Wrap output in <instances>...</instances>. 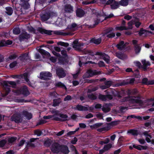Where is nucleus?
Masks as SVG:
<instances>
[{"mask_svg": "<svg viewBox=\"0 0 154 154\" xmlns=\"http://www.w3.org/2000/svg\"><path fill=\"white\" fill-rule=\"evenodd\" d=\"M128 96L125 97L122 99V102L128 101L129 103L132 104H138L140 105L143 104V101L141 100V97L140 95L133 97L135 98H131L130 95H135L138 93V91L136 88L132 90H128L127 92Z\"/></svg>", "mask_w": 154, "mask_h": 154, "instance_id": "obj_1", "label": "nucleus"}, {"mask_svg": "<svg viewBox=\"0 0 154 154\" xmlns=\"http://www.w3.org/2000/svg\"><path fill=\"white\" fill-rule=\"evenodd\" d=\"M94 55L99 56V58L103 59L107 64L109 63L110 57L108 55L105 53L100 51H97L95 54L93 53L92 54V55L93 56Z\"/></svg>", "mask_w": 154, "mask_h": 154, "instance_id": "obj_2", "label": "nucleus"}, {"mask_svg": "<svg viewBox=\"0 0 154 154\" xmlns=\"http://www.w3.org/2000/svg\"><path fill=\"white\" fill-rule=\"evenodd\" d=\"M101 73L100 71H97L96 70L89 69L84 74L83 78L85 79L86 78L92 77L94 75H99Z\"/></svg>", "mask_w": 154, "mask_h": 154, "instance_id": "obj_3", "label": "nucleus"}, {"mask_svg": "<svg viewBox=\"0 0 154 154\" xmlns=\"http://www.w3.org/2000/svg\"><path fill=\"white\" fill-rule=\"evenodd\" d=\"M85 43L83 42H79L77 39L74 40L72 43V47L75 50L80 51L83 48L82 47Z\"/></svg>", "mask_w": 154, "mask_h": 154, "instance_id": "obj_4", "label": "nucleus"}, {"mask_svg": "<svg viewBox=\"0 0 154 154\" xmlns=\"http://www.w3.org/2000/svg\"><path fill=\"white\" fill-rule=\"evenodd\" d=\"M52 74L50 72H42L40 73V79L42 80H48L50 79L49 77H51Z\"/></svg>", "mask_w": 154, "mask_h": 154, "instance_id": "obj_5", "label": "nucleus"}, {"mask_svg": "<svg viewBox=\"0 0 154 154\" xmlns=\"http://www.w3.org/2000/svg\"><path fill=\"white\" fill-rule=\"evenodd\" d=\"M51 16V13L48 11H43L40 15L42 21H45L49 19Z\"/></svg>", "mask_w": 154, "mask_h": 154, "instance_id": "obj_6", "label": "nucleus"}, {"mask_svg": "<svg viewBox=\"0 0 154 154\" xmlns=\"http://www.w3.org/2000/svg\"><path fill=\"white\" fill-rule=\"evenodd\" d=\"M61 145L57 143H53L51 146V150L54 153H58L60 152V148Z\"/></svg>", "mask_w": 154, "mask_h": 154, "instance_id": "obj_7", "label": "nucleus"}, {"mask_svg": "<svg viewBox=\"0 0 154 154\" xmlns=\"http://www.w3.org/2000/svg\"><path fill=\"white\" fill-rule=\"evenodd\" d=\"M56 74L59 78H63L65 77L66 74L63 68L60 67L57 68L56 70Z\"/></svg>", "mask_w": 154, "mask_h": 154, "instance_id": "obj_8", "label": "nucleus"}, {"mask_svg": "<svg viewBox=\"0 0 154 154\" xmlns=\"http://www.w3.org/2000/svg\"><path fill=\"white\" fill-rule=\"evenodd\" d=\"M37 30L42 34H46L48 35H51L53 32V31L46 30L41 27H38Z\"/></svg>", "mask_w": 154, "mask_h": 154, "instance_id": "obj_9", "label": "nucleus"}, {"mask_svg": "<svg viewBox=\"0 0 154 154\" xmlns=\"http://www.w3.org/2000/svg\"><path fill=\"white\" fill-rule=\"evenodd\" d=\"M135 79L134 78L130 79L129 82H126L125 80H123L121 83H116L115 85L116 87H119L120 86L126 85L129 84H133L134 82Z\"/></svg>", "mask_w": 154, "mask_h": 154, "instance_id": "obj_10", "label": "nucleus"}, {"mask_svg": "<svg viewBox=\"0 0 154 154\" xmlns=\"http://www.w3.org/2000/svg\"><path fill=\"white\" fill-rule=\"evenodd\" d=\"M1 85L3 86L10 87L8 84L10 85L13 88H15L17 86L16 83L14 81H4L1 82Z\"/></svg>", "mask_w": 154, "mask_h": 154, "instance_id": "obj_11", "label": "nucleus"}, {"mask_svg": "<svg viewBox=\"0 0 154 154\" xmlns=\"http://www.w3.org/2000/svg\"><path fill=\"white\" fill-rule=\"evenodd\" d=\"M20 93L25 96H27L30 94V92L27 87L26 85L23 86L20 90Z\"/></svg>", "mask_w": 154, "mask_h": 154, "instance_id": "obj_12", "label": "nucleus"}, {"mask_svg": "<svg viewBox=\"0 0 154 154\" xmlns=\"http://www.w3.org/2000/svg\"><path fill=\"white\" fill-rule=\"evenodd\" d=\"M64 10L66 13L71 14L73 11V8L71 5L66 4L64 6Z\"/></svg>", "mask_w": 154, "mask_h": 154, "instance_id": "obj_13", "label": "nucleus"}, {"mask_svg": "<svg viewBox=\"0 0 154 154\" xmlns=\"http://www.w3.org/2000/svg\"><path fill=\"white\" fill-rule=\"evenodd\" d=\"M127 44V42L125 43L124 41H121L116 46L119 50L122 51L125 48Z\"/></svg>", "mask_w": 154, "mask_h": 154, "instance_id": "obj_14", "label": "nucleus"}, {"mask_svg": "<svg viewBox=\"0 0 154 154\" xmlns=\"http://www.w3.org/2000/svg\"><path fill=\"white\" fill-rule=\"evenodd\" d=\"M30 38V35L26 32H22L19 36V40L20 41H23L24 39H28Z\"/></svg>", "mask_w": 154, "mask_h": 154, "instance_id": "obj_15", "label": "nucleus"}, {"mask_svg": "<svg viewBox=\"0 0 154 154\" xmlns=\"http://www.w3.org/2000/svg\"><path fill=\"white\" fill-rule=\"evenodd\" d=\"M141 83L143 85H154V80H148L147 78H143L142 80Z\"/></svg>", "mask_w": 154, "mask_h": 154, "instance_id": "obj_16", "label": "nucleus"}, {"mask_svg": "<svg viewBox=\"0 0 154 154\" xmlns=\"http://www.w3.org/2000/svg\"><path fill=\"white\" fill-rule=\"evenodd\" d=\"M13 120L16 123L21 122L22 121V119L20 114L14 115L12 117Z\"/></svg>", "mask_w": 154, "mask_h": 154, "instance_id": "obj_17", "label": "nucleus"}, {"mask_svg": "<svg viewBox=\"0 0 154 154\" xmlns=\"http://www.w3.org/2000/svg\"><path fill=\"white\" fill-rule=\"evenodd\" d=\"M102 41V38L101 37L97 39H96L95 37L91 38L90 40V43L94 44L97 45H98L100 44Z\"/></svg>", "mask_w": 154, "mask_h": 154, "instance_id": "obj_18", "label": "nucleus"}, {"mask_svg": "<svg viewBox=\"0 0 154 154\" xmlns=\"http://www.w3.org/2000/svg\"><path fill=\"white\" fill-rule=\"evenodd\" d=\"M76 13V16L79 17H83L85 14V11L82 9L79 8L77 9Z\"/></svg>", "mask_w": 154, "mask_h": 154, "instance_id": "obj_19", "label": "nucleus"}, {"mask_svg": "<svg viewBox=\"0 0 154 154\" xmlns=\"http://www.w3.org/2000/svg\"><path fill=\"white\" fill-rule=\"evenodd\" d=\"M60 148V152H62L65 154H67L69 152L68 148L66 145H61Z\"/></svg>", "mask_w": 154, "mask_h": 154, "instance_id": "obj_20", "label": "nucleus"}, {"mask_svg": "<svg viewBox=\"0 0 154 154\" xmlns=\"http://www.w3.org/2000/svg\"><path fill=\"white\" fill-rule=\"evenodd\" d=\"M52 32H53V33L55 35L63 36H67L71 35V32H62L58 31H53Z\"/></svg>", "mask_w": 154, "mask_h": 154, "instance_id": "obj_21", "label": "nucleus"}, {"mask_svg": "<svg viewBox=\"0 0 154 154\" xmlns=\"http://www.w3.org/2000/svg\"><path fill=\"white\" fill-rule=\"evenodd\" d=\"M66 57H64L60 56L58 58L59 63L61 64L64 65L66 63H67L68 62V61L67 59L65 58Z\"/></svg>", "mask_w": 154, "mask_h": 154, "instance_id": "obj_22", "label": "nucleus"}, {"mask_svg": "<svg viewBox=\"0 0 154 154\" xmlns=\"http://www.w3.org/2000/svg\"><path fill=\"white\" fill-rule=\"evenodd\" d=\"M143 64V66L142 68L143 69L144 71H146L147 69V67L151 65V64L149 61H146L145 60H142L141 61Z\"/></svg>", "mask_w": 154, "mask_h": 154, "instance_id": "obj_23", "label": "nucleus"}, {"mask_svg": "<svg viewBox=\"0 0 154 154\" xmlns=\"http://www.w3.org/2000/svg\"><path fill=\"white\" fill-rule=\"evenodd\" d=\"M124 92H122L121 91H118L113 90L112 95L115 97H117L119 98H121L123 95Z\"/></svg>", "mask_w": 154, "mask_h": 154, "instance_id": "obj_24", "label": "nucleus"}, {"mask_svg": "<svg viewBox=\"0 0 154 154\" xmlns=\"http://www.w3.org/2000/svg\"><path fill=\"white\" fill-rule=\"evenodd\" d=\"M138 35L140 36H141L143 34L146 35L147 32L150 33H152L151 31L144 29L142 28H141L140 30L138 31Z\"/></svg>", "mask_w": 154, "mask_h": 154, "instance_id": "obj_25", "label": "nucleus"}, {"mask_svg": "<svg viewBox=\"0 0 154 154\" xmlns=\"http://www.w3.org/2000/svg\"><path fill=\"white\" fill-rule=\"evenodd\" d=\"M120 5L119 2L115 1L113 4L110 5L111 8L112 10L117 9Z\"/></svg>", "mask_w": 154, "mask_h": 154, "instance_id": "obj_26", "label": "nucleus"}, {"mask_svg": "<svg viewBox=\"0 0 154 154\" xmlns=\"http://www.w3.org/2000/svg\"><path fill=\"white\" fill-rule=\"evenodd\" d=\"M133 0H121L119 1L120 5L125 7L128 5L129 2Z\"/></svg>", "mask_w": 154, "mask_h": 154, "instance_id": "obj_27", "label": "nucleus"}, {"mask_svg": "<svg viewBox=\"0 0 154 154\" xmlns=\"http://www.w3.org/2000/svg\"><path fill=\"white\" fill-rule=\"evenodd\" d=\"M127 133L131 134L132 135L134 136H137L139 134L138 130L135 129H131L128 130Z\"/></svg>", "mask_w": 154, "mask_h": 154, "instance_id": "obj_28", "label": "nucleus"}, {"mask_svg": "<svg viewBox=\"0 0 154 154\" xmlns=\"http://www.w3.org/2000/svg\"><path fill=\"white\" fill-rule=\"evenodd\" d=\"M76 109L79 111H86L88 110V109L87 107L80 105H77Z\"/></svg>", "mask_w": 154, "mask_h": 154, "instance_id": "obj_29", "label": "nucleus"}, {"mask_svg": "<svg viewBox=\"0 0 154 154\" xmlns=\"http://www.w3.org/2000/svg\"><path fill=\"white\" fill-rule=\"evenodd\" d=\"M103 124V123L102 122L96 123L93 125H91L90 126V128L92 130L96 129L100 127Z\"/></svg>", "mask_w": 154, "mask_h": 154, "instance_id": "obj_30", "label": "nucleus"}, {"mask_svg": "<svg viewBox=\"0 0 154 154\" xmlns=\"http://www.w3.org/2000/svg\"><path fill=\"white\" fill-rule=\"evenodd\" d=\"M114 29L112 27H110L107 28L104 30V32L103 35V36H104L107 34L111 33L113 31Z\"/></svg>", "mask_w": 154, "mask_h": 154, "instance_id": "obj_31", "label": "nucleus"}, {"mask_svg": "<svg viewBox=\"0 0 154 154\" xmlns=\"http://www.w3.org/2000/svg\"><path fill=\"white\" fill-rule=\"evenodd\" d=\"M23 115L28 120H30L32 118V114L29 113L27 111H23Z\"/></svg>", "mask_w": 154, "mask_h": 154, "instance_id": "obj_32", "label": "nucleus"}, {"mask_svg": "<svg viewBox=\"0 0 154 154\" xmlns=\"http://www.w3.org/2000/svg\"><path fill=\"white\" fill-rule=\"evenodd\" d=\"M29 53H26L21 54L19 57L21 61H24L25 60H26L27 57H28Z\"/></svg>", "mask_w": 154, "mask_h": 154, "instance_id": "obj_33", "label": "nucleus"}, {"mask_svg": "<svg viewBox=\"0 0 154 154\" xmlns=\"http://www.w3.org/2000/svg\"><path fill=\"white\" fill-rule=\"evenodd\" d=\"M104 20H101L100 19L97 18L94 21V23L93 25H91L89 26V27L91 28H93L95 27L99 23L103 22Z\"/></svg>", "mask_w": 154, "mask_h": 154, "instance_id": "obj_34", "label": "nucleus"}, {"mask_svg": "<svg viewBox=\"0 0 154 154\" xmlns=\"http://www.w3.org/2000/svg\"><path fill=\"white\" fill-rule=\"evenodd\" d=\"M61 100L60 98L57 99H54L53 100V105L54 106H58L61 103Z\"/></svg>", "mask_w": 154, "mask_h": 154, "instance_id": "obj_35", "label": "nucleus"}, {"mask_svg": "<svg viewBox=\"0 0 154 154\" xmlns=\"http://www.w3.org/2000/svg\"><path fill=\"white\" fill-rule=\"evenodd\" d=\"M110 129L109 126H107L104 127L97 128V131L99 132H102L103 131H109Z\"/></svg>", "mask_w": 154, "mask_h": 154, "instance_id": "obj_36", "label": "nucleus"}, {"mask_svg": "<svg viewBox=\"0 0 154 154\" xmlns=\"http://www.w3.org/2000/svg\"><path fill=\"white\" fill-rule=\"evenodd\" d=\"M59 116L61 118V122H65L68 121V120L67 119L68 116L66 115L63 113H61L59 115Z\"/></svg>", "mask_w": 154, "mask_h": 154, "instance_id": "obj_37", "label": "nucleus"}, {"mask_svg": "<svg viewBox=\"0 0 154 154\" xmlns=\"http://www.w3.org/2000/svg\"><path fill=\"white\" fill-rule=\"evenodd\" d=\"M39 52L42 55L47 56L48 57L51 56L50 54L46 51L42 49H40L39 50Z\"/></svg>", "mask_w": 154, "mask_h": 154, "instance_id": "obj_38", "label": "nucleus"}, {"mask_svg": "<svg viewBox=\"0 0 154 154\" xmlns=\"http://www.w3.org/2000/svg\"><path fill=\"white\" fill-rule=\"evenodd\" d=\"M55 86L56 87L62 88L64 89H66V86L61 82H60L55 83Z\"/></svg>", "mask_w": 154, "mask_h": 154, "instance_id": "obj_39", "label": "nucleus"}, {"mask_svg": "<svg viewBox=\"0 0 154 154\" xmlns=\"http://www.w3.org/2000/svg\"><path fill=\"white\" fill-rule=\"evenodd\" d=\"M5 9L7 11L6 13L9 15H11L13 13V10L12 8L10 7H7L5 8Z\"/></svg>", "mask_w": 154, "mask_h": 154, "instance_id": "obj_40", "label": "nucleus"}, {"mask_svg": "<svg viewBox=\"0 0 154 154\" xmlns=\"http://www.w3.org/2000/svg\"><path fill=\"white\" fill-rule=\"evenodd\" d=\"M52 141L50 139H48L45 141L44 144L45 146L49 147L51 145Z\"/></svg>", "mask_w": 154, "mask_h": 154, "instance_id": "obj_41", "label": "nucleus"}, {"mask_svg": "<svg viewBox=\"0 0 154 154\" xmlns=\"http://www.w3.org/2000/svg\"><path fill=\"white\" fill-rule=\"evenodd\" d=\"M3 87L4 88V90L5 91V96H6L8 95L11 91V88H10V87L9 86H3Z\"/></svg>", "mask_w": 154, "mask_h": 154, "instance_id": "obj_42", "label": "nucleus"}, {"mask_svg": "<svg viewBox=\"0 0 154 154\" xmlns=\"http://www.w3.org/2000/svg\"><path fill=\"white\" fill-rule=\"evenodd\" d=\"M13 33L15 35L19 34L20 32V30L19 27H14L13 30Z\"/></svg>", "mask_w": 154, "mask_h": 154, "instance_id": "obj_43", "label": "nucleus"}, {"mask_svg": "<svg viewBox=\"0 0 154 154\" xmlns=\"http://www.w3.org/2000/svg\"><path fill=\"white\" fill-rule=\"evenodd\" d=\"M0 35L2 37H5L8 38L10 36V34L7 32H3L0 34Z\"/></svg>", "mask_w": 154, "mask_h": 154, "instance_id": "obj_44", "label": "nucleus"}, {"mask_svg": "<svg viewBox=\"0 0 154 154\" xmlns=\"http://www.w3.org/2000/svg\"><path fill=\"white\" fill-rule=\"evenodd\" d=\"M116 30L122 31L123 30H126L128 29L125 26H117L115 27Z\"/></svg>", "mask_w": 154, "mask_h": 154, "instance_id": "obj_45", "label": "nucleus"}, {"mask_svg": "<svg viewBox=\"0 0 154 154\" xmlns=\"http://www.w3.org/2000/svg\"><path fill=\"white\" fill-rule=\"evenodd\" d=\"M116 55L121 60H123L124 58L123 54L120 52H116Z\"/></svg>", "mask_w": 154, "mask_h": 154, "instance_id": "obj_46", "label": "nucleus"}, {"mask_svg": "<svg viewBox=\"0 0 154 154\" xmlns=\"http://www.w3.org/2000/svg\"><path fill=\"white\" fill-rule=\"evenodd\" d=\"M77 26V24L76 23H72L71 24V25H68L67 28L70 29H72L75 28Z\"/></svg>", "mask_w": 154, "mask_h": 154, "instance_id": "obj_47", "label": "nucleus"}, {"mask_svg": "<svg viewBox=\"0 0 154 154\" xmlns=\"http://www.w3.org/2000/svg\"><path fill=\"white\" fill-rule=\"evenodd\" d=\"M58 45H60L65 47H67L69 46V44L67 42H59L57 43Z\"/></svg>", "mask_w": 154, "mask_h": 154, "instance_id": "obj_48", "label": "nucleus"}, {"mask_svg": "<svg viewBox=\"0 0 154 154\" xmlns=\"http://www.w3.org/2000/svg\"><path fill=\"white\" fill-rule=\"evenodd\" d=\"M112 147V144L111 143H109L106 145L104 146L103 149L105 151H106L109 150Z\"/></svg>", "mask_w": 154, "mask_h": 154, "instance_id": "obj_49", "label": "nucleus"}, {"mask_svg": "<svg viewBox=\"0 0 154 154\" xmlns=\"http://www.w3.org/2000/svg\"><path fill=\"white\" fill-rule=\"evenodd\" d=\"M134 47V51L136 54L139 53L141 50V47L138 45H135Z\"/></svg>", "mask_w": 154, "mask_h": 154, "instance_id": "obj_50", "label": "nucleus"}, {"mask_svg": "<svg viewBox=\"0 0 154 154\" xmlns=\"http://www.w3.org/2000/svg\"><path fill=\"white\" fill-rule=\"evenodd\" d=\"M17 139V137H11L8 139V142L10 143H12L15 141Z\"/></svg>", "mask_w": 154, "mask_h": 154, "instance_id": "obj_51", "label": "nucleus"}, {"mask_svg": "<svg viewBox=\"0 0 154 154\" xmlns=\"http://www.w3.org/2000/svg\"><path fill=\"white\" fill-rule=\"evenodd\" d=\"M98 98L99 99L103 101H106V95L100 94L98 96Z\"/></svg>", "mask_w": 154, "mask_h": 154, "instance_id": "obj_52", "label": "nucleus"}, {"mask_svg": "<svg viewBox=\"0 0 154 154\" xmlns=\"http://www.w3.org/2000/svg\"><path fill=\"white\" fill-rule=\"evenodd\" d=\"M88 96L89 99L91 100H95L97 98L96 96L93 94H88Z\"/></svg>", "mask_w": 154, "mask_h": 154, "instance_id": "obj_53", "label": "nucleus"}, {"mask_svg": "<svg viewBox=\"0 0 154 154\" xmlns=\"http://www.w3.org/2000/svg\"><path fill=\"white\" fill-rule=\"evenodd\" d=\"M17 64V61H14L10 63L9 65V67L11 69L13 68L16 66Z\"/></svg>", "mask_w": 154, "mask_h": 154, "instance_id": "obj_54", "label": "nucleus"}, {"mask_svg": "<svg viewBox=\"0 0 154 154\" xmlns=\"http://www.w3.org/2000/svg\"><path fill=\"white\" fill-rule=\"evenodd\" d=\"M115 36V33L113 32L106 35V37L108 38H112Z\"/></svg>", "mask_w": 154, "mask_h": 154, "instance_id": "obj_55", "label": "nucleus"}, {"mask_svg": "<svg viewBox=\"0 0 154 154\" xmlns=\"http://www.w3.org/2000/svg\"><path fill=\"white\" fill-rule=\"evenodd\" d=\"M46 122V121L44 120V119H40L39 121L37 123L36 125V126H37L40 125L45 124Z\"/></svg>", "mask_w": 154, "mask_h": 154, "instance_id": "obj_56", "label": "nucleus"}, {"mask_svg": "<svg viewBox=\"0 0 154 154\" xmlns=\"http://www.w3.org/2000/svg\"><path fill=\"white\" fill-rule=\"evenodd\" d=\"M17 57V55L15 54L10 55L8 57V59L10 60H13L16 59Z\"/></svg>", "mask_w": 154, "mask_h": 154, "instance_id": "obj_57", "label": "nucleus"}, {"mask_svg": "<svg viewBox=\"0 0 154 154\" xmlns=\"http://www.w3.org/2000/svg\"><path fill=\"white\" fill-rule=\"evenodd\" d=\"M112 83V82L111 81H106L104 83L105 85L107 86V87H108V88L109 87L111 86Z\"/></svg>", "mask_w": 154, "mask_h": 154, "instance_id": "obj_58", "label": "nucleus"}, {"mask_svg": "<svg viewBox=\"0 0 154 154\" xmlns=\"http://www.w3.org/2000/svg\"><path fill=\"white\" fill-rule=\"evenodd\" d=\"M28 29L30 32H33L34 34L37 33L36 32V30L32 26L29 28Z\"/></svg>", "mask_w": 154, "mask_h": 154, "instance_id": "obj_59", "label": "nucleus"}, {"mask_svg": "<svg viewBox=\"0 0 154 154\" xmlns=\"http://www.w3.org/2000/svg\"><path fill=\"white\" fill-rule=\"evenodd\" d=\"M6 143V141L5 140H2L0 141V147H4Z\"/></svg>", "mask_w": 154, "mask_h": 154, "instance_id": "obj_60", "label": "nucleus"}, {"mask_svg": "<svg viewBox=\"0 0 154 154\" xmlns=\"http://www.w3.org/2000/svg\"><path fill=\"white\" fill-rule=\"evenodd\" d=\"M99 66L100 67H102L105 66L104 63L102 61H100L98 62L97 63Z\"/></svg>", "mask_w": 154, "mask_h": 154, "instance_id": "obj_61", "label": "nucleus"}, {"mask_svg": "<svg viewBox=\"0 0 154 154\" xmlns=\"http://www.w3.org/2000/svg\"><path fill=\"white\" fill-rule=\"evenodd\" d=\"M35 133L37 135V136H39L42 135V133L41 130L38 129L35 131Z\"/></svg>", "mask_w": 154, "mask_h": 154, "instance_id": "obj_62", "label": "nucleus"}, {"mask_svg": "<svg viewBox=\"0 0 154 154\" xmlns=\"http://www.w3.org/2000/svg\"><path fill=\"white\" fill-rule=\"evenodd\" d=\"M106 94L111 95H112L113 90L108 89L105 91Z\"/></svg>", "mask_w": 154, "mask_h": 154, "instance_id": "obj_63", "label": "nucleus"}, {"mask_svg": "<svg viewBox=\"0 0 154 154\" xmlns=\"http://www.w3.org/2000/svg\"><path fill=\"white\" fill-rule=\"evenodd\" d=\"M6 41L5 40H1L0 41V47H3L6 46Z\"/></svg>", "mask_w": 154, "mask_h": 154, "instance_id": "obj_64", "label": "nucleus"}]
</instances>
